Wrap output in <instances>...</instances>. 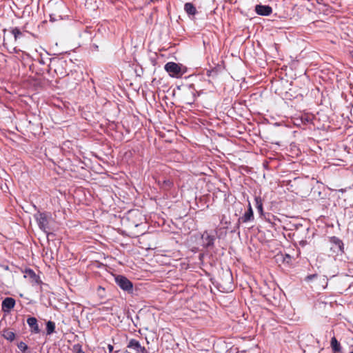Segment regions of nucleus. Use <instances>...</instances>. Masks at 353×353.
<instances>
[{"mask_svg": "<svg viewBox=\"0 0 353 353\" xmlns=\"http://www.w3.org/2000/svg\"><path fill=\"white\" fill-rule=\"evenodd\" d=\"M202 246L205 249L212 248L214 245L215 236L205 231L201 235Z\"/></svg>", "mask_w": 353, "mask_h": 353, "instance_id": "8", "label": "nucleus"}, {"mask_svg": "<svg viewBox=\"0 0 353 353\" xmlns=\"http://www.w3.org/2000/svg\"><path fill=\"white\" fill-rule=\"evenodd\" d=\"M206 74L208 77H212V79H214L218 75V69L216 68H214L211 70H208L206 72Z\"/></svg>", "mask_w": 353, "mask_h": 353, "instance_id": "21", "label": "nucleus"}, {"mask_svg": "<svg viewBox=\"0 0 353 353\" xmlns=\"http://www.w3.org/2000/svg\"><path fill=\"white\" fill-rule=\"evenodd\" d=\"M10 32L13 34L15 41L23 36V32L17 27L12 28Z\"/></svg>", "mask_w": 353, "mask_h": 353, "instance_id": "19", "label": "nucleus"}, {"mask_svg": "<svg viewBox=\"0 0 353 353\" xmlns=\"http://www.w3.org/2000/svg\"><path fill=\"white\" fill-rule=\"evenodd\" d=\"M331 347L333 353H339L341 351V346L340 343L337 341L335 336L331 339L330 341Z\"/></svg>", "mask_w": 353, "mask_h": 353, "instance_id": "16", "label": "nucleus"}, {"mask_svg": "<svg viewBox=\"0 0 353 353\" xmlns=\"http://www.w3.org/2000/svg\"><path fill=\"white\" fill-rule=\"evenodd\" d=\"M307 244V242L306 240H301L299 241V245L302 247L305 246Z\"/></svg>", "mask_w": 353, "mask_h": 353, "instance_id": "26", "label": "nucleus"}, {"mask_svg": "<svg viewBox=\"0 0 353 353\" xmlns=\"http://www.w3.org/2000/svg\"><path fill=\"white\" fill-rule=\"evenodd\" d=\"M74 349L77 350V353H85V352L82 350L81 345L79 344L74 345Z\"/></svg>", "mask_w": 353, "mask_h": 353, "instance_id": "25", "label": "nucleus"}, {"mask_svg": "<svg viewBox=\"0 0 353 353\" xmlns=\"http://www.w3.org/2000/svg\"><path fill=\"white\" fill-rule=\"evenodd\" d=\"M319 282L322 284L323 288H325L327 285V279L325 276H322L319 278Z\"/></svg>", "mask_w": 353, "mask_h": 353, "instance_id": "23", "label": "nucleus"}, {"mask_svg": "<svg viewBox=\"0 0 353 353\" xmlns=\"http://www.w3.org/2000/svg\"><path fill=\"white\" fill-rule=\"evenodd\" d=\"M352 352V353H353V351H352V352Z\"/></svg>", "mask_w": 353, "mask_h": 353, "instance_id": "31", "label": "nucleus"}, {"mask_svg": "<svg viewBox=\"0 0 353 353\" xmlns=\"http://www.w3.org/2000/svg\"><path fill=\"white\" fill-rule=\"evenodd\" d=\"M184 10L188 15L194 16L197 13L196 7L192 3H185L184 5Z\"/></svg>", "mask_w": 353, "mask_h": 353, "instance_id": "14", "label": "nucleus"}, {"mask_svg": "<svg viewBox=\"0 0 353 353\" xmlns=\"http://www.w3.org/2000/svg\"><path fill=\"white\" fill-rule=\"evenodd\" d=\"M34 216L37 221L39 228L46 234L47 236L52 234V233L50 232L51 230L50 227V221L52 219V216L50 212H41L39 211L34 215Z\"/></svg>", "mask_w": 353, "mask_h": 353, "instance_id": "1", "label": "nucleus"}, {"mask_svg": "<svg viewBox=\"0 0 353 353\" xmlns=\"http://www.w3.org/2000/svg\"><path fill=\"white\" fill-rule=\"evenodd\" d=\"M40 63L44 64V62L42 60L40 61Z\"/></svg>", "mask_w": 353, "mask_h": 353, "instance_id": "30", "label": "nucleus"}, {"mask_svg": "<svg viewBox=\"0 0 353 353\" xmlns=\"http://www.w3.org/2000/svg\"><path fill=\"white\" fill-rule=\"evenodd\" d=\"M256 208L261 215L263 214V202L261 196H255L254 198Z\"/></svg>", "mask_w": 353, "mask_h": 353, "instance_id": "18", "label": "nucleus"}, {"mask_svg": "<svg viewBox=\"0 0 353 353\" xmlns=\"http://www.w3.org/2000/svg\"><path fill=\"white\" fill-rule=\"evenodd\" d=\"M331 244L330 250L334 254H339L344 252V244L343 241L336 236H331L329 238Z\"/></svg>", "mask_w": 353, "mask_h": 353, "instance_id": "5", "label": "nucleus"}, {"mask_svg": "<svg viewBox=\"0 0 353 353\" xmlns=\"http://www.w3.org/2000/svg\"><path fill=\"white\" fill-rule=\"evenodd\" d=\"M55 323L53 321H48L46 323V333L48 335L52 334L55 331Z\"/></svg>", "mask_w": 353, "mask_h": 353, "instance_id": "20", "label": "nucleus"}, {"mask_svg": "<svg viewBox=\"0 0 353 353\" xmlns=\"http://www.w3.org/2000/svg\"><path fill=\"white\" fill-rule=\"evenodd\" d=\"M164 68L170 77L176 78L181 77L185 72L183 70L181 65L174 62L167 63Z\"/></svg>", "mask_w": 353, "mask_h": 353, "instance_id": "3", "label": "nucleus"}, {"mask_svg": "<svg viewBox=\"0 0 353 353\" xmlns=\"http://www.w3.org/2000/svg\"><path fill=\"white\" fill-rule=\"evenodd\" d=\"M256 12L261 16H269L272 12V9L270 6L256 5L255 6Z\"/></svg>", "mask_w": 353, "mask_h": 353, "instance_id": "11", "label": "nucleus"}, {"mask_svg": "<svg viewBox=\"0 0 353 353\" xmlns=\"http://www.w3.org/2000/svg\"><path fill=\"white\" fill-rule=\"evenodd\" d=\"M113 349H114V347L112 345H111V344L108 345V350L110 353H111L113 351Z\"/></svg>", "mask_w": 353, "mask_h": 353, "instance_id": "27", "label": "nucleus"}, {"mask_svg": "<svg viewBox=\"0 0 353 353\" xmlns=\"http://www.w3.org/2000/svg\"><path fill=\"white\" fill-rule=\"evenodd\" d=\"M25 277H29L32 279V282L35 283H39L41 282L39 277L35 274V272L31 269H27L26 270Z\"/></svg>", "mask_w": 353, "mask_h": 353, "instance_id": "15", "label": "nucleus"}, {"mask_svg": "<svg viewBox=\"0 0 353 353\" xmlns=\"http://www.w3.org/2000/svg\"><path fill=\"white\" fill-rule=\"evenodd\" d=\"M3 268H4V269H5V270H9V268H8V265L4 266Z\"/></svg>", "mask_w": 353, "mask_h": 353, "instance_id": "28", "label": "nucleus"}, {"mask_svg": "<svg viewBox=\"0 0 353 353\" xmlns=\"http://www.w3.org/2000/svg\"><path fill=\"white\" fill-rule=\"evenodd\" d=\"M127 347L134 350L136 353H147L145 347L141 346L140 343L134 339H132L129 341Z\"/></svg>", "mask_w": 353, "mask_h": 353, "instance_id": "10", "label": "nucleus"}, {"mask_svg": "<svg viewBox=\"0 0 353 353\" xmlns=\"http://www.w3.org/2000/svg\"><path fill=\"white\" fill-rule=\"evenodd\" d=\"M17 347L22 352H25L28 350V345L23 341L19 342L17 344Z\"/></svg>", "mask_w": 353, "mask_h": 353, "instance_id": "22", "label": "nucleus"}, {"mask_svg": "<svg viewBox=\"0 0 353 353\" xmlns=\"http://www.w3.org/2000/svg\"><path fill=\"white\" fill-rule=\"evenodd\" d=\"M114 280L117 285L121 290L129 294L133 292V284L127 277L123 275H117L115 276Z\"/></svg>", "mask_w": 353, "mask_h": 353, "instance_id": "4", "label": "nucleus"}, {"mask_svg": "<svg viewBox=\"0 0 353 353\" xmlns=\"http://www.w3.org/2000/svg\"><path fill=\"white\" fill-rule=\"evenodd\" d=\"M67 62L63 59L52 58L50 59V69L54 70V72L60 77H63L68 75L65 70Z\"/></svg>", "mask_w": 353, "mask_h": 353, "instance_id": "2", "label": "nucleus"}, {"mask_svg": "<svg viewBox=\"0 0 353 353\" xmlns=\"http://www.w3.org/2000/svg\"><path fill=\"white\" fill-rule=\"evenodd\" d=\"M236 232V229H234V230H232V231H231V232Z\"/></svg>", "mask_w": 353, "mask_h": 353, "instance_id": "29", "label": "nucleus"}, {"mask_svg": "<svg viewBox=\"0 0 353 353\" xmlns=\"http://www.w3.org/2000/svg\"><path fill=\"white\" fill-rule=\"evenodd\" d=\"M196 92L193 84H190L185 88L184 100L187 104L191 105L194 102Z\"/></svg>", "mask_w": 353, "mask_h": 353, "instance_id": "6", "label": "nucleus"}, {"mask_svg": "<svg viewBox=\"0 0 353 353\" xmlns=\"http://www.w3.org/2000/svg\"><path fill=\"white\" fill-rule=\"evenodd\" d=\"M27 323L31 329L32 333L38 334L41 330L38 325L37 320L35 317H29L27 319Z\"/></svg>", "mask_w": 353, "mask_h": 353, "instance_id": "13", "label": "nucleus"}, {"mask_svg": "<svg viewBox=\"0 0 353 353\" xmlns=\"http://www.w3.org/2000/svg\"><path fill=\"white\" fill-rule=\"evenodd\" d=\"M317 277H318V275L316 274H310L305 277V280L307 282H310L312 280H313L314 279L317 278Z\"/></svg>", "mask_w": 353, "mask_h": 353, "instance_id": "24", "label": "nucleus"}, {"mask_svg": "<svg viewBox=\"0 0 353 353\" xmlns=\"http://www.w3.org/2000/svg\"><path fill=\"white\" fill-rule=\"evenodd\" d=\"M157 182L160 189L163 191H170L174 188V182L170 178H159Z\"/></svg>", "mask_w": 353, "mask_h": 353, "instance_id": "9", "label": "nucleus"}, {"mask_svg": "<svg viewBox=\"0 0 353 353\" xmlns=\"http://www.w3.org/2000/svg\"><path fill=\"white\" fill-rule=\"evenodd\" d=\"M2 336L10 342L13 341L15 339V333L10 329H4L3 330Z\"/></svg>", "mask_w": 353, "mask_h": 353, "instance_id": "17", "label": "nucleus"}, {"mask_svg": "<svg viewBox=\"0 0 353 353\" xmlns=\"http://www.w3.org/2000/svg\"><path fill=\"white\" fill-rule=\"evenodd\" d=\"M350 353H352V352H350Z\"/></svg>", "mask_w": 353, "mask_h": 353, "instance_id": "32", "label": "nucleus"}, {"mask_svg": "<svg viewBox=\"0 0 353 353\" xmlns=\"http://www.w3.org/2000/svg\"><path fill=\"white\" fill-rule=\"evenodd\" d=\"M254 213L250 203H248V210L239 217L236 224V228H239L241 223H247L254 220Z\"/></svg>", "mask_w": 353, "mask_h": 353, "instance_id": "7", "label": "nucleus"}, {"mask_svg": "<svg viewBox=\"0 0 353 353\" xmlns=\"http://www.w3.org/2000/svg\"><path fill=\"white\" fill-rule=\"evenodd\" d=\"M15 305V300L11 297H7L2 301V310L4 312H8Z\"/></svg>", "mask_w": 353, "mask_h": 353, "instance_id": "12", "label": "nucleus"}]
</instances>
